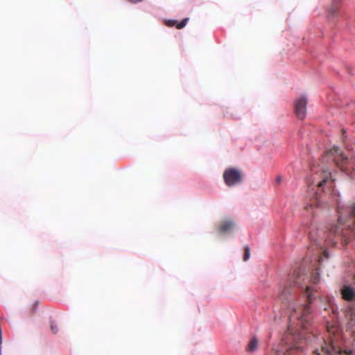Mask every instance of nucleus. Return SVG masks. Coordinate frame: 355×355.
I'll return each instance as SVG.
<instances>
[{"instance_id":"obj_1","label":"nucleus","mask_w":355,"mask_h":355,"mask_svg":"<svg viewBox=\"0 0 355 355\" xmlns=\"http://www.w3.org/2000/svg\"><path fill=\"white\" fill-rule=\"evenodd\" d=\"M306 294L309 304L294 308L290 315V320L291 321L297 320V326L304 330L307 329L311 325L312 320V310L309 305L312 302V295L311 294L310 287L309 286L306 287Z\"/></svg>"},{"instance_id":"obj_2","label":"nucleus","mask_w":355,"mask_h":355,"mask_svg":"<svg viewBox=\"0 0 355 355\" xmlns=\"http://www.w3.org/2000/svg\"><path fill=\"white\" fill-rule=\"evenodd\" d=\"M303 343L302 336L297 338L291 332H288L283 338V343L285 345L284 355H294L302 352Z\"/></svg>"},{"instance_id":"obj_3","label":"nucleus","mask_w":355,"mask_h":355,"mask_svg":"<svg viewBox=\"0 0 355 355\" xmlns=\"http://www.w3.org/2000/svg\"><path fill=\"white\" fill-rule=\"evenodd\" d=\"M223 179L227 186L232 187L241 181L242 174L238 169L229 168L225 171Z\"/></svg>"},{"instance_id":"obj_4","label":"nucleus","mask_w":355,"mask_h":355,"mask_svg":"<svg viewBox=\"0 0 355 355\" xmlns=\"http://www.w3.org/2000/svg\"><path fill=\"white\" fill-rule=\"evenodd\" d=\"M307 100L303 96H299L295 101V112L296 116L300 119H304L306 116Z\"/></svg>"},{"instance_id":"obj_5","label":"nucleus","mask_w":355,"mask_h":355,"mask_svg":"<svg viewBox=\"0 0 355 355\" xmlns=\"http://www.w3.org/2000/svg\"><path fill=\"white\" fill-rule=\"evenodd\" d=\"M322 354L318 350L315 351L314 355H331L337 352L336 348L331 343L324 342V345L322 346L321 349Z\"/></svg>"},{"instance_id":"obj_6","label":"nucleus","mask_w":355,"mask_h":355,"mask_svg":"<svg viewBox=\"0 0 355 355\" xmlns=\"http://www.w3.org/2000/svg\"><path fill=\"white\" fill-rule=\"evenodd\" d=\"M330 173H327L326 171H324L322 180L320 181H313L312 186H316L318 187L322 188V189H324L323 187L327 184L331 187L332 181L330 179Z\"/></svg>"},{"instance_id":"obj_7","label":"nucleus","mask_w":355,"mask_h":355,"mask_svg":"<svg viewBox=\"0 0 355 355\" xmlns=\"http://www.w3.org/2000/svg\"><path fill=\"white\" fill-rule=\"evenodd\" d=\"M234 226V223L232 220H225L220 222L218 225L220 233L225 234L230 232Z\"/></svg>"},{"instance_id":"obj_8","label":"nucleus","mask_w":355,"mask_h":355,"mask_svg":"<svg viewBox=\"0 0 355 355\" xmlns=\"http://www.w3.org/2000/svg\"><path fill=\"white\" fill-rule=\"evenodd\" d=\"M342 297L345 300H352L355 297V292L349 286H344L341 289Z\"/></svg>"},{"instance_id":"obj_9","label":"nucleus","mask_w":355,"mask_h":355,"mask_svg":"<svg viewBox=\"0 0 355 355\" xmlns=\"http://www.w3.org/2000/svg\"><path fill=\"white\" fill-rule=\"evenodd\" d=\"M189 21V18H184L180 22H178L176 20L170 19L165 21V25L168 27L175 26L178 29H181L184 28Z\"/></svg>"},{"instance_id":"obj_10","label":"nucleus","mask_w":355,"mask_h":355,"mask_svg":"<svg viewBox=\"0 0 355 355\" xmlns=\"http://www.w3.org/2000/svg\"><path fill=\"white\" fill-rule=\"evenodd\" d=\"M340 219H338V224L332 226L329 230V234L334 236H339L343 233V227H341L343 225L340 223Z\"/></svg>"},{"instance_id":"obj_11","label":"nucleus","mask_w":355,"mask_h":355,"mask_svg":"<svg viewBox=\"0 0 355 355\" xmlns=\"http://www.w3.org/2000/svg\"><path fill=\"white\" fill-rule=\"evenodd\" d=\"M257 346H258V340H257V339L256 338H252L250 340V342H249V343H248V346L246 347V350L248 352H254L257 349Z\"/></svg>"},{"instance_id":"obj_12","label":"nucleus","mask_w":355,"mask_h":355,"mask_svg":"<svg viewBox=\"0 0 355 355\" xmlns=\"http://www.w3.org/2000/svg\"><path fill=\"white\" fill-rule=\"evenodd\" d=\"M328 154H331L332 155H337L340 157L341 161L347 160V157L342 153L338 147H334L332 149L329 150Z\"/></svg>"},{"instance_id":"obj_13","label":"nucleus","mask_w":355,"mask_h":355,"mask_svg":"<svg viewBox=\"0 0 355 355\" xmlns=\"http://www.w3.org/2000/svg\"><path fill=\"white\" fill-rule=\"evenodd\" d=\"M319 207V200L318 198H315V199L311 200V202L309 205H306L305 206V209L309 210V209H313V207Z\"/></svg>"},{"instance_id":"obj_14","label":"nucleus","mask_w":355,"mask_h":355,"mask_svg":"<svg viewBox=\"0 0 355 355\" xmlns=\"http://www.w3.org/2000/svg\"><path fill=\"white\" fill-rule=\"evenodd\" d=\"M320 280V274L318 271V269L313 270L312 272H311V281L313 283V284H317Z\"/></svg>"},{"instance_id":"obj_15","label":"nucleus","mask_w":355,"mask_h":355,"mask_svg":"<svg viewBox=\"0 0 355 355\" xmlns=\"http://www.w3.org/2000/svg\"><path fill=\"white\" fill-rule=\"evenodd\" d=\"M250 249L249 246L246 245L244 247V254H243V261H246L250 258Z\"/></svg>"},{"instance_id":"obj_16","label":"nucleus","mask_w":355,"mask_h":355,"mask_svg":"<svg viewBox=\"0 0 355 355\" xmlns=\"http://www.w3.org/2000/svg\"><path fill=\"white\" fill-rule=\"evenodd\" d=\"M350 215L354 218V228L355 229V202L353 203L350 207Z\"/></svg>"},{"instance_id":"obj_17","label":"nucleus","mask_w":355,"mask_h":355,"mask_svg":"<svg viewBox=\"0 0 355 355\" xmlns=\"http://www.w3.org/2000/svg\"><path fill=\"white\" fill-rule=\"evenodd\" d=\"M287 294H290V288H285L281 293L282 296H286Z\"/></svg>"},{"instance_id":"obj_18","label":"nucleus","mask_w":355,"mask_h":355,"mask_svg":"<svg viewBox=\"0 0 355 355\" xmlns=\"http://www.w3.org/2000/svg\"><path fill=\"white\" fill-rule=\"evenodd\" d=\"M51 329L54 334H56L58 332V327L53 322H51Z\"/></svg>"},{"instance_id":"obj_19","label":"nucleus","mask_w":355,"mask_h":355,"mask_svg":"<svg viewBox=\"0 0 355 355\" xmlns=\"http://www.w3.org/2000/svg\"><path fill=\"white\" fill-rule=\"evenodd\" d=\"M310 239L314 240L317 243V244L320 245L319 241H318L316 239H314V237L311 233H310Z\"/></svg>"},{"instance_id":"obj_20","label":"nucleus","mask_w":355,"mask_h":355,"mask_svg":"<svg viewBox=\"0 0 355 355\" xmlns=\"http://www.w3.org/2000/svg\"><path fill=\"white\" fill-rule=\"evenodd\" d=\"M300 278V277H298L297 278H296V279H295L294 283H295V284H300V281H299Z\"/></svg>"},{"instance_id":"obj_21","label":"nucleus","mask_w":355,"mask_h":355,"mask_svg":"<svg viewBox=\"0 0 355 355\" xmlns=\"http://www.w3.org/2000/svg\"><path fill=\"white\" fill-rule=\"evenodd\" d=\"M271 355H282L279 351H275Z\"/></svg>"},{"instance_id":"obj_22","label":"nucleus","mask_w":355,"mask_h":355,"mask_svg":"<svg viewBox=\"0 0 355 355\" xmlns=\"http://www.w3.org/2000/svg\"><path fill=\"white\" fill-rule=\"evenodd\" d=\"M323 254H324V256H326V257H328V254H327V251H326V250H324V251L323 252Z\"/></svg>"},{"instance_id":"obj_23","label":"nucleus","mask_w":355,"mask_h":355,"mask_svg":"<svg viewBox=\"0 0 355 355\" xmlns=\"http://www.w3.org/2000/svg\"><path fill=\"white\" fill-rule=\"evenodd\" d=\"M334 159H335V161H336V164H338V158L335 157V158H334Z\"/></svg>"},{"instance_id":"obj_24","label":"nucleus","mask_w":355,"mask_h":355,"mask_svg":"<svg viewBox=\"0 0 355 355\" xmlns=\"http://www.w3.org/2000/svg\"><path fill=\"white\" fill-rule=\"evenodd\" d=\"M321 259H322V257H320V258L318 259V261H319V262H320V261H321Z\"/></svg>"},{"instance_id":"obj_25","label":"nucleus","mask_w":355,"mask_h":355,"mask_svg":"<svg viewBox=\"0 0 355 355\" xmlns=\"http://www.w3.org/2000/svg\"><path fill=\"white\" fill-rule=\"evenodd\" d=\"M277 181H278V182H280V181H281V180H280V178H277Z\"/></svg>"}]
</instances>
